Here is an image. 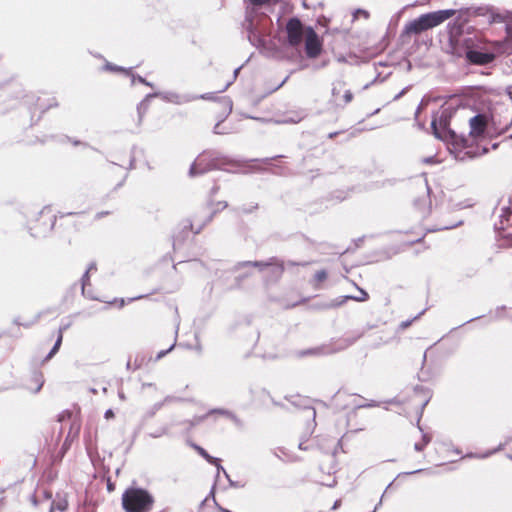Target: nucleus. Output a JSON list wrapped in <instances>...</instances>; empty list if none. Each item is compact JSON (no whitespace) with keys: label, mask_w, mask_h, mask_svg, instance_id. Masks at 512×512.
I'll use <instances>...</instances> for the list:
<instances>
[{"label":"nucleus","mask_w":512,"mask_h":512,"mask_svg":"<svg viewBox=\"0 0 512 512\" xmlns=\"http://www.w3.org/2000/svg\"><path fill=\"white\" fill-rule=\"evenodd\" d=\"M154 496L146 489L129 487L122 494V507L126 512H150Z\"/></svg>","instance_id":"obj_1"},{"label":"nucleus","mask_w":512,"mask_h":512,"mask_svg":"<svg viewBox=\"0 0 512 512\" xmlns=\"http://www.w3.org/2000/svg\"><path fill=\"white\" fill-rule=\"evenodd\" d=\"M454 14L455 12L453 10H438L422 14L418 18L407 23L405 25L404 32L406 34H420L442 24Z\"/></svg>","instance_id":"obj_2"},{"label":"nucleus","mask_w":512,"mask_h":512,"mask_svg":"<svg viewBox=\"0 0 512 512\" xmlns=\"http://www.w3.org/2000/svg\"><path fill=\"white\" fill-rule=\"evenodd\" d=\"M475 47V40L472 37L463 36L462 32L452 30L449 31V40L446 50L451 55L461 58H467L471 48Z\"/></svg>","instance_id":"obj_3"},{"label":"nucleus","mask_w":512,"mask_h":512,"mask_svg":"<svg viewBox=\"0 0 512 512\" xmlns=\"http://www.w3.org/2000/svg\"><path fill=\"white\" fill-rule=\"evenodd\" d=\"M287 42L292 47L299 46L303 37H305V30L303 24L298 18H291L286 24Z\"/></svg>","instance_id":"obj_4"},{"label":"nucleus","mask_w":512,"mask_h":512,"mask_svg":"<svg viewBox=\"0 0 512 512\" xmlns=\"http://www.w3.org/2000/svg\"><path fill=\"white\" fill-rule=\"evenodd\" d=\"M455 14L452 16L454 17V20L452 23L448 25L449 31L454 30L457 31L459 29V32H462L463 26L469 22L470 17L473 15H479L480 14V8L473 10L472 8H462L459 10L452 9Z\"/></svg>","instance_id":"obj_5"},{"label":"nucleus","mask_w":512,"mask_h":512,"mask_svg":"<svg viewBox=\"0 0 512 512\" xmlns=\"http://www.w3.org/2000/svg\"><path fill=\"white\" fill-rule=\"evenodd\" d=\"M305 50L310 58L317 57L321 52V42L312 27L305 30Z\"/></svg>","instance_id":"obj_6"},{"label":"nucleus","mask_w":512,"mask_h":512,"mask_svg":"<svg viewBox=\"0 0 512 512\" xmlns=\"http://www.w3.org/2000/svg\"><path fill=\"white\" fill-rule=\"evenodd\" d=\"M216 167V163L211 159L209 153H203L199 155L194 163L191 165L189 174L191 176L202 174L208 170Z\"/></svg>","instance_id":"obj_7"},{"label":"nucleus","mask_w":512,"mask_h":512,"mask_svg":"<svg viewBox=\"0 0 512 512\" xmlns=\"http://www.w3.org/2000/svg\"><path fill=\"white\" fill-rule=\"evenodd\" d=\"M496 57V53L494 51H481L477 49L475 45L474 48H471L469 54L467 56V60L476 65H486L491 63Z\"/></svg>","instance_id":"obj_8"},{"label":"nucleus","mask_w":512,"mask_h":512,"mask_svg":"<svg viewBox=\"0 0 512 512\" xmlns=\"http://www.w3.org/2000/svg\"><path fill=\"white\" fill-rule=\"evenodd\" d=\"M431 128L436 138L441 140H448L454 136V133L447 128V118L440 116L439 118L433 117Z\"/></svg>","instance_id":"obj_9"},{"label":"nucleus","mask_w":512,"mask_h":512,"mask_svg":"<svg viewBox=\"0 0 512 512\" xmlns=\"http://www.w3.org/2000/svg\"><path fill=\"white\" fill-rule=\"evenodd\" d=\"M244 264L245 265H253L254 267H258L260 270H263L264 268H267V267H271L272 272L277 276H280L285 269L284 263L275 257L270 258L267 262L255 261V262H246Z\"/></svg>","instance_id":"obj_10"},{"label":"nucleus","mask_w":512,"mask_h":512,"mask_svg":"<svg viewBox=\"0 0 512 512\" xmlns=\"http://www.w3.org/2000/svg\"><path fill=\"white\" fill-rule=\"evenodd\" d=\"M470 124V134L472 136L478 137L482 135L485 131L486 120L482 115H476L472 117L469 121Z\"/></svg>","instance_id":"obj_11"},{"label":"nucleus","mask_w":512,"mask_h":512,"mask_svg":"<svg viewBox=\"0 0 512 512\" xmlns=\"http://www.w3.org/2000/svg\"><path fill=\"white\" fill-rule=\"evenodd\" d=\"M245 27L249 33L248 38L254 45L260 44L262 41L258 35V32L256 31V28L254 27L253 21L247 17Z\"/></svg>","instance_id":"obj_12"},{"label":"nucleus","mask_w":512,"mask_h":512,"mask_svg":"<svg viewBox=\"0 0 512 512\" xmlns=\"http://www.w3.org/2000/svg\"><path fill=\"white\" fill-rule=\"evenodd\" d=\"M425 186H426V197L421 200H417L415 202L416 207L418 209H420L423 212V214H426L430 211V201H428L430 188L427 184Z\"/></svg>","instance_id":"obj_13"},{"label":"nucleus","mask_w":512,"mask_h":512,"mask_svg":"<svg viewBox=\"0 0 512 512\" xmlns=\"http://www.w3.org/2000/svg\"><path fill=\"white\" fill-rule=\"evenodd\" d=\"M68 507V502L65 498H58L57 500L53 501L52 503V506H51V512H53L54 510H58V511H65Z\"/></svg>","instance_id":"obj_14"},{"label":"nucleus","mask_w":512,"mask_h":512,"mask_svg":"<svg viewBox=\"0 0 512 512\" xmlns=\"http://www.w3.org/2000/svg\"><path fill=\"white\" fill-rule=\"evenodd\" d=\"M62 339H63V328H60L59 329V335H58V338L53 346V348L51 349V351L49 352V354L47 355L46 359H50L53 357V355H55L60 346H61V343H62Z\"/></svg>","instance_id":"obj_15"},{"label":"nucleus","mask_w":512,"mask_h":512,"mask_svg":"<svg viewBox=\"0 0 512 512\" xmlns=\"http://www.w3.org/2000/svg\"><path fill=\"white\" fill-rule=\"evenodd\" d=\"M431 441V437L427 434H423L422 436V442L415 443L414 449L416 451H422L428 443Z\"/></svg>","instance_id":"obj_16"},{"label":"nucleus","mask_w":512,"mask_h":512,"mask_svg":"<svg viewBox=\"0 0 512 512\" xmlns=\"http://www.w3.org/2000/svg\"><path fill=\"white\" fill-rule=\"evenodd\" d=\"M505 19L506 17L503 14L495 12L493 10L490 11V22L501 23L504 22Z\"/></svg>","instance_id":"obj_17"},{"label":"nucleus","mask_w":512,"mask_h":512,"mask_svg":"<svg viewBox=\"0 0 512 512\" xmlns=\"http://www.w3.org/2000/svg\"><path fill=\"white\" fill-rule=\"evenodd\" d=\"M96 269V266L94 263H91L88 267V269L86 270L85 274L83 275V278H82V289L84 290L86 285L88 284V281H89V273L93 270Z\"/></svg>","instance_id":"obj_18"},{"label":"nucleus","mask_w":512,"mask_h":512,"mask_svg":"<svg viewBox=\"0 0 512 512\" xmlns=\"http://www.w3.org/2000/svg\"><path fill=\"white\" fill-rule=\"evenodd\" d=\"M359 17H363L364 19L369 18V12L363 9H356L353 12L352 21H356Z\"/></svg>","instance_id":"obj_19"},{"label":"nucleus","mask_w":512,"mask_h":512,"mask_svg":"<svg viewBox=\"0 0 512 512\" xmlns=\"http://www.w3.org/2000/svg\"><path fill=\"white\" fill-rule=\"evenodd\" d=\"M345 299H352L358 302H363L368 299V294L366 291L360 289V294L358 296H346Z\"/></svg>","instance_id":"obj_20"},{"label":"nucleus","mask_w":512,"mask_h":512,"mask_svg":"<svg viewBox=\"0 0 512 512\" xmlns=\"http://www.w3.org/2000/svg\"><path fill=\"white\" fill-rule=\"evenodd\" d=\"M322 353H327V352L323 351V348L318 347V348H315V349H311V350H307V351H302V352L299 353V355L300 356H305V355L322 354Z\"/></svg>","instance_id":"obj_21"},{"label":"nucleus","mask_w":512,"mask_h":512,"mask_svg":"<svg viewBox=\"0 0 512 512\" xmlns=\"http://www.w3.org/2000/svg\"><path fill=\"white\" fill-rule=\"evenodd\" d=\"M326 278H327V273L325 270H319L314 275V279L318 283L324 281Z\"/></svg>","instance_id":"obj_22"},{"label":"nucleus","mask_w":512,"mask_h":512,"mask_svg":"<svg viewBox=\"0 0 512 512\" xmlns=\"http://www.w3.org/2000/svg\"><path fill=\"white\" fill-rule=\"evenodd\" d=\"M194 449L204 458L206 459L207 461L210 460V458L212 457L211 455H209L207 453V451L205 449H203L202 447L198 446V445H193Z\"/></svg>","instance_id":"obj_23"},{"label":"nucleus","mask_w":512,"mask_h":512,"mask_svg":"<svg viewBox=\"0 0 512 512\" xmlns=\"http://www.w3.org/2000/svg\"><path fill=\"white\" fill-rule=\"evenodd\" d=\"M162 97H163L164 99H167V100H169V101H172V102H175V103H178V104L182 102V100H181L180 96H178V95H176V94H172V93H170V94H165V95H163Z\"/></svg>","instance_id":"obj_24"},{"label":"nucleus","mask_w":512,"mask_h":512,"mask_svg":"<svg viewBox=\"0 0 512 512\" xmlns=\"http://www.w3.org/2000/svg\"><path fill=\"white\" fill-rule=\"evenodd\" d=\"M35 382L37 383V387L35 389V392H39L40 389L42 388L43 386V376L41 374H38L35 376Z\"/></svg>","instance_id":"obj_25"},{"label":"nucleus","mask_w":512,"mask_h":512,"mask_svg":"<svg viewBox=\"0 0 512 512\" xmlns=\"http://www.w3.org/2000/svg\"><path fill=\"white\" fill-rule=\"evenodd\" d=\"M427 103H428V101H427V100H425V99H423V100L420 102V104H419V106H418V108H417V110H416V112H415V120H417V119H418L419 113H420V112H421V111L426 107Z\"/></svg>","instance_id":"obj_26"},{"label":"nucleus","mask_w":512,"mask_h":512,"mask_svg":"<svg viewBox=\"0 0 512 512\" xmlns=\"http://www.w3.org/2000/svg\"><path fill=\"white\" fill-rule=\"evenodd\" d=\"M343 98H344V102H345V104H347V103L351 102V101H352V99H353V94H352V92H351L350 90H346V91H345V93H344Z\"/></svg>","instance_id":"obj_27"},{"label":"nucleus","mask_w":512,"mask_h":512,"mask_svg":"<svg viewBox=\"0 0 512 512\" xmlns=\"http://www.w3.org/2000/svg\"><path fill=\"white\" fill-rule=\"evenodd\" d=\"M174 348V344L171 345L167 350H162L160 351L157 356H156V360H159L161 359L162 357H164L167 353H169L172 349Z\"/></svg>","instance_id":"obj_28"},{"label":"nucleus","mask_w":512,"mask_h":512,"mask_svg":"<svg viewBox=\"0 0 512 512\" xmlns=\"http://www.w3.org/2000/svg\"><path fill=\"white\" fill-rule=\"evenodd\" d=\"M137 79V81H139L140 83H143L147 86H151V83H149L148 81H146V79H144L143 77L141 76H137L135 77L134 75L132 76V83L134 84L135 80Z\"/></svg>","instance_id":"obj_29"},{"label":"nucleus","mask_w":512,"mask_h":512,"mask_svg":"<svg viewBox=\"0 0 512 512\" xmlns=\"http://www.w3.org/2000/svg\"><path fill=\"white\" fill-rule=\"evenodd\" d=\"M224 105L228 113L232 110V102L229 99L224 100Z\"/></svg>","instance_id":"obj_30"},{"label":"nucleus","mask_w":512,"mask_h":512,"mask_svg":"<svg viewBox=\"0 0 512 512\" xmlns=\"http://www.w3.org/2000/svg\"><path fill=\"white\" fill-rule=\"evenodd\" d=\"M227 480L229 481V485H230L231 487H234V488H241V487H243V486H244V485H241V484H239V483H237V482H235V481L231 480V479H230V477H229V478H227Z\"/></svg>","instance_id":"obj_31"},{"label":"nucleus","mask_w":512,"mask_h":512,"mask_svg":"<svg viewBox=\"0 0 512 512\" xmlns=\"http://www.w3.org/2000/svg\"><path fill=\"white\" fill-rule=\"evenodd\" d=\"M249 1L254 5H263L267 2H269L270 0H249Z\"/></svg>","instance_id":"obj_32"},{"label":"nucleus","mask_w":512,"mask_h":512,"mask_svg":"<svg viewBox=\"0 0 512 512\" xmlns=\"http://www.w3.org/2000/svg\"><path fill=\"white\" fill-rule=\"evenodd\" d=\"M104 417H105L106 419H111V418H113V417H114V412H113V410H112V409H108V410L105 412Z\"/></svg>","instance_id":"obj_33"},{"label":"nucleus","mask_w":512,"mask_h":512,"mask_svg":"<svg viewBox=\"0 0 512 512\" xmlns=\"http://www.w3.org/2000/svg\"><path fill=\"white\" fill-rule=\"evenodd\" d=\"M218 472L222 471L226 478H229V474L226 472V470L223 468V466L219 463L216 466Z\"/></svg>","instance_id":"obj_34"},{"label":"nucleus","mask_w":512,"mask_h":512,"mask_svg":"<svg viewBox=\"0 0 512 512\" xmlns=\"http://www.w3.org/2000/svg\"><path fill=\"white\" fill-rule=\"evenodd\" d=\"M208 462L212 465L217 466L220 463V460L212 456Z\"/></svg>","instance_id":"obj_35"},{"label":"nucleus","mask_w":512,"mask_h":512,"mask_svg":"<svg viewBox=\"0 0 512 512\" xmlns=\"http://www.w3.org/2000/svg\"><path fill=\"white\" fill-rule=\"evenodd\" d=\"M208 462L212 465L217 466L220 463V460L212 456Z\"/></svg>","instance_id":"obj_36"},{"label":"nucleus","mask_w":512,"mask_h":512,"mask_svg":"<svg viewBox=\"0 0 512 512\" xmlns=\"http://www.w3.org/2000/svg\"><path fill=\"white\" fill-rule=\"evenodd\" d=\"M408 90V88H404L400 93H398L395 97H394V100H398L400 99L405 93L406 91Z\"/></svg>","instance_id":"obj_37"},{"label":"nucleus","mask_w":512,"mask_h":512,"mask_svg":"<svg viewBox=\"0 0 512 512\" xmlns=\"http://www.w3.org/2000/svg\"><path fill=\"white\" fill-rule=\"evenodd\" d=\"M309 263L308 262H303V263H295V262H292V261H289L287 263L288 266H294V265H302V266H306L308 265Z\"/></svg>","instance_id":"obj_38"},{"label":"nucleus","mask_w":512,"mask_h":512,"mask_svg":"<svg viewBox=\"0 0 512 512\" xmlns=\"http://www.w3.org/2000/svg\"><path fill=\"white\" fill-rule=\"evenodd\" d=\"M199 98H202V99H212L213 98V94L212 93L203 94V95L199 96Z\"/></svg>","instance_id":"obj_39"},{"label":"nucleus","mask_w":512,"mask_h":512,"mask_svg":"<svg viewBox=\"0 0 512 512\" xmlns=\"http://www.w3.org/2000/svg\"><path fill=\"white\" fill-rule=\"evenodd\" d=\"M302 118H303V116H298L297 118H291V119L287 120V122L297 123V122H299Z\"/></svg>","instance_id":"obj_40"},{"label":"nucleus","mask_w":512,"mask_h":512,"mask_svg":"<svg viewBox=\"0 0 512 512\" xmlns=\"http://www.w3.org/2000/svg\"><path fill=\"white\" fill-rule=\"evenodd\" d=\"M411 324V321H404L401 323L402 328H407Z\"/></svg>","instance_id":"obj_41"},{"label":"nucleus","mask_w":512,"mask_h":512,"mask_svg":"<svg viewBox=\"0 0 512 512\" xmlns=\"http://www.w3.org/2000/svg\"><path fill=\"white\" fill-rule=\"evenodd\" d=\"M161 94H158V93H155V94H148L145 98V100H148L149 98L151 97H156V96H160Z\"/></svg>","instance_id":"obj_42"},{"label":"nucleus","mask_w":512,"mask_h":512,"mask_svg":"<svg viewBox=\"0 0 512 512\" xmlns=\"http://www.w3.org/2000/svg\"><path fill=\"white\" fill-rule=\"evenodd\" d=\"M337 134H338V132H333V133H330V134L328 135V137L332 139V138H334Z\"/></svg>","instance_id":"obj_43"},{"label":"nucleus","mask_w":512,"mask_h":512,"mask_svg":"<svg viewBox=\"0 0 512 512\" xmlns=\"http://www.w3.org/2000/svg\"><path fill=\"white\" fill-rule=\"evenodd\" d=\"M230 84H231V81L227 82L221 91L226 90L230 86Z\"/></svg>","instance_id":"obj_44"},{"label":"nucleus","mask_w":512,"mask_h":512,"mask_svg":"<svg viewBox=\"0 0 512 512\" xmlns=\"http://www.w3.org/2000/svg\"><path fill=\"white\" fill-rule=\"evenodd\" d=\"M109 68H110V69H112V70H117V71H118V70H119V71H120V70H121V71L123 70L121 67H111V66H109Z\"/></svg>","instance_id":"obj_45"},{"label":"nucleus","mask_w":512,"mask_h":512,"mask_svg":"<svg viewBox=\"0 0 512 512\" xmlns=\"http://www.w3.org/2000/svg\"><path fill=\"white\" fill-rule=\"evenodd\" d=\"M218 127H219V123L216 124V126L214 127V132L219 134L220 132L218 131Z\"/></svg>","instance_id":"obj_46"},{"label":"nucleus","mask_w":512,"mask_h":512,"mask_svg":"<svg viewBox=\"0 0 512 512\" xmlns=\"http://www.w3.org/2000/svg\"><path fill=\"white\" fill-rule=\"evenodd\" d=\"M338 506H339V501H336L335 504L333 505V509L338 508Z\"/></svg>","instance_id":"obj_47"},{"label":"nucleus","mask_w":512,"mask_h":512,"mask_svg":"<svg viewBox=\"0 0 512 512\" xmlns=\"http://www.w3.org/2000/svg\"><path fill=\"white\" fill-rule=\"evenodd\" d=\"M311 415H312L313 417H315V415H316V411H315L314 409H311Z\"/></svg>","instance_id":"obj_48"},{"label":"nucleus","mask_w":512,"mask_h":512,"mask_svg":"<svg viewBox=\"0 0 512 512\" xmlns=\"http://www.w3.org/2000/svg\"><path fill=\"white\" fill-rule=\"evenodd\" d=\"M220 510H221L222 512H232V511L227 510V509H224V508H220Z\"/></svg>","instance_id":"obj_49"},{"label":"nucleus","mask_w":512,"mask_h":512,"mask_svg":"<svg viewBox=\"0 0 512 512\" xmlns=\"http://www.w3.org/2000/svg\"><path fill=\"white\" fill-rule=\"evenodd\" d=\"M238 71H239V68H237V69L234 71V78L237 76Z\"/></svg>","instance_id":"obj_50"},{"label":"nucleus","mask_w":512,"mask_h":512,"mask_svg":"<svg viewBox=\"0 0 512 512\" xmlns=\"http://www.w3.org/2000/svg\"><path fill=\"white\" fill-rule=\"evenodd\" d=\"M508 37H509V39H510V40H511V42H512V33H511V32H509Z\"/></svg>","instance_id":"obj_51"},{"label":"nucleus","mask_w":512,"mask_h":512,"mask_svg":"<svg viewBox=\"0 0 512 512\" xmlns=\"http://www.w3.org/2000/svg\"><path fill=\"white\" fill-rule=\"evenodd\" d=\"M422 314H423V312H421L419 315L415 316V319H418Z\"/></svg>","instance_id":"obj_52"},{"label":"nucleus","mask_w":512,"mask_h":512,"mask_svg":"<svg viewBox=\"0 0 512 512\" xmlns=\"http://www.w3.org/2000/svg\"><path fill=\"white\" fill-rule=\"evenodd\" d=\"M121 399H124V395L122 393L119 394Z\"/></svg>","instance_id":"obj_53"},{"label":"nucleus","mask_w":512,"mask_h":512,"mask_svg":"<svg viewBox=\"0 0 512 512\" xmlns=\"http://www.w3.org/2000/svg\"><path fill=\"white\" fill-rule=\"evenodd\" d=\"M496 46H497V51H499L500 44L497 43Z\"/></svg>","instance_id":"obj_54"}]
</instances>
